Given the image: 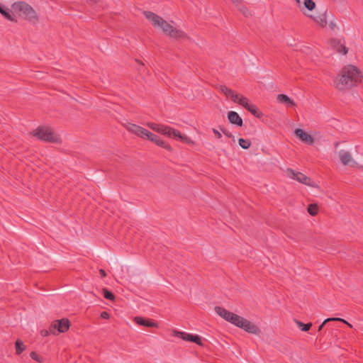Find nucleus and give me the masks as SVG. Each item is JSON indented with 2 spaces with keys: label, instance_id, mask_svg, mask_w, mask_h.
<instances>
[{
  "label": "nucleus",
  "instance_id": "f257e3e1",
  "mask_svg": "<svg viewBox=\"0 0 363 363\" xmlns=\"http://www.w3.org/2000/svg\"><path fill=\"white\" fill-rule=\"evenodd\" d=\"M362 74L359 68L352 65L344 66L334 79L336 89L340 91H346L362 82Z\"/></svg>",
  "mask_w": 363,
  "mask_h": 363
},
{
  "label": "nucleus",
  "instance_id": "f03ea898",
  "mask_svg": "<svg viewBox=\"0 0 363 363\" xmlns=\"http://www.w3.org/2000/svg\"><path fill=\"white\" fill-rule=\"evenodd\" d=\"M216 313L226 321L242 329L245 332L259 336L262 333L260 328L254 322L240 316L235 313H231L220 306L215 308Z\"/></svg>",
  "mask_w": 363,
  "mask_h": 363
},
{
  "label": "nucleus",
  "instance_id": "7ed1b4c3",
  "mask_svg": "<svg viewBox=\"0 0 363 363\" xmlns=\"http://www.w3.org/2000/svg\"><path fill=\"white\" fill-rule=\"evenodd\" d=\"M143 13L153 27L160 29L164 35L177 40L186 38V34L183 30L174 28L167 21L156 13L151 11H144Z\"/></svg>",
  "mask_w": 363,
  "mask_h": 363
},
{
  "label": "nucleus",
  "instance_id": "20e7f679",
  "mask_svg": "<svg viewBox=\"0 0 363 363\" xmlns=\"http://www.w3.org/2000/svg\"><path fill=\"white\" fill-rule=\"evenodd\" d=\"M32 134L39 140L45 142L52 143H62L60 135L48 126H40L34 130Z\"/></svg>",
  "mask_w": 363,
  "mask_h": 363
},
{
  "label": "nucleus",
  "instance_id": "39448f33",
  "mask_svg": "<svg viewBox=\"0 0 363 363\" xmlns=\"http://www.w3.org/2000/svg\"><path fill=\"white\" fill-rule=\"evenodd\" d=\"M13 11L18 13L19 16L31 22L38 21V17L35 10L27 3L24 1H17L12 4Z\"/></svg>",
  "mask_w": 363,
  "mask_h": 363
},
{
  "label": "nucleus",
  "instance_id": "423d86ee",
  "mask_svg": "<svg viewBox=\"0 0 363 363\" xmlns=\"http://www.w3.org/2000/svg\"><path fill=\"white\" fill-rule=\"evenodd\" d=\"M162 135L167 136L169 138H175V139H179L181 141L190 144L194 145V142L186 135H182L178 130H176L170 126L164 125L163 130H162Z\"/></svg>",
  "mask_w": 363,
  "mask_h": 363
},
{
  "label": "nucleus",
  "instance_id": "0eeeda50",
  "mask_svg": "<svg viewBox=\"0 0 363 363\" xmlns=\"http://www.w3.org/2000/svg\"><path fill=\"white\" fill-rule=\"evenodd\" d=\"M70 327V323L67 318H62L60 320H55L52 322L50 326V333L56 335L57 332L58 333H66Z\"/></svg>",
  "mask_w": 363,
  "mask_h": 363
},
{
  "label": "nucleus",
  "instance_id": "6e6552de",
  "mask_svg": "<svg viewBox=\"0 0 363 363\" xmlns=\"http://www.w3.org/2000/svg\"><path fill=\"white\" fill-rule=\"evenodd\" d=\"M287 177L290 179H295L298 182L309 186H315V183L307 176L299 172H295L291 169L286 170Z\"/></svg>",
  "mask_w": 363,
  "mask_h": 363
},
{
  "label": "nucleus",
  "instance_id": "1a4fd4ad",
  "mask_svg": "<svg viewBox=\"0 0 363 363\" xmlns=\"http://www.w3.org/2000/svg\"><path fill=\"white\" fill-rule=\"evenodd\" d=\"M127 130L132 133L135 134L137 136L141 138H148V135H150V132L147 130V129L139 126L135 124L130 123L126 127Z\"/></svg>",
  "mask_w": 363,
  "mask_h": 363
},
{
  "label": "nucleus",
  "instance_id": "9d476101",
  "mask_svg": "<svg viewBox=\"0 0 363 363\" xmlns=\"http://www.w3.org/2000/svg\"><path fill=\"white\" fill-rule=\"evenodd\" d=\"M294 134L301 142L307 145H312L314 143L313 138L302 129H296Z\"/></svg>",
  "mask_w": 363,
  "mask_h": 363
},
{
  "label": "nucleus",
  "instance_id": "9b49d317",
  "mask_svg": "<svg viewBox=\"0 0 363 363\" xmlns=\"http://www.w3.org/2000/svg\"><path fill=\"white\" fill-rule=\"evenodd\" d=\"M147 139L153 142L157 145H158L161 147H163L169 151L172 150V147H171V145L167 143L166 142L162 140L159 136H157L155 134L152 133L151 132H150V135H148Z\"/></svg>",
  "mask_w": 363,
  "mask_h": 363
},
{
  "label": "nucleus",
  "instance_id": "f8f14e48",
  "mask_svg": "<svg viewBox=\"0 0 363 363\" xmlns=\"http://www.w3.org/2000/svg\"><path fill=\"white\" fill-rule=\"evenodd\" d=\"M331 47L337 52L346 55L348 52V48L345 46V43L339 39H333L330 41Z\"/></svg>",
  "mask_w": 363,
  "mask_h": 363
},
{
  "label": "nucleus",
  "instance_id": "ddd939ff",
  "mask_svg": "<svg viewBox=\"0 0 363 363\" xmlns=\"http://www.w3.org/2000/svg\"><path fill=\"white\" fill-rule=\"evenodd\" d=\"M339 157L341 161V162L344 165H351L353 166L356 162L353 160L351 154L345 151L344 150H342L339 152Z\"/></svg>",
  "mask_w": 363,
  "mask_h": 363
},
{
  "label": "nucleus",
  "instance_id": "4468645a",
  "mask_svg": "<svg viewBox=\"0 0 363 363\" xmlns=\"http://www.w3.org/2000/svg\"><path fill=\"white\" fill-rule=\"evenodd\" d=\"M228 119L229 122L233 125L240 127L242 125V119L235 111H229L228 113Z\"/></svg>",
  "mask_w": 363,
  "mask_h": 363
},
{
  "label": "nucleus",
  "instance_id": "2eb2a0df",
  "mask_svg": "<svg viewBox=\"0 0 363 363\" xmlns=\"http://www.w3.org/2000/svg\"><path fill=\"white\" fill-rule=\"evenodd\" d=\"M313 20L318 23L320 26L324 28L328 24V17H327V11H324L323 13H320L318 16H310Z\"/></svg>",
  "mask_w": 363,
  "mask_h": 363
},
{
  "label": "nucleus",
  "instance_id": "dca6fc26",
  "mask_svg": "<svg viewBox=\"0 0 363 363\" xmlns=\"http://www.w3.org/2000/svg\"><path fill=\"white\" fill-rule=\"evenodd\" d=\"M277 99L279 103L284 104L287 106H296L295 101L293 99H291V98H289L286 94H279L277 96Z\"/></svg>",
  "mask_w": 363,
  "mask_h": 363
},
{
  "label": "nucleus",
  "instance_id": "f3484780",
  "mask_svg": "<svg viewBox=\"0 0 363 363\" xmlns=\"http://www.w3.org/2000/svg\"><path fill=\"white\" fill-rule=\"evenodd\" d=\"M184 340L190 341L196 343L199 345H202V342L199 335H191L189 333H184L182 338Z\"/></svg>",
  "mask_w": 363,
  "mask_h": 363
},
{
  "label": "nucleus",
  "instance_id": "a211bd4d",
  "mask_svg": "<svg viewBox=\"0 0 363 363\" xmlns=\"http://www.w3.org/2000/svg\"><path fill=\"white\" fill-rule=\"evenodd\" d=\"M330 321H340V322H342L344 323H345L346 325H347L349 327H352V325L350 323H349L347 321H346L345 320L342 319V318H327L325 319L323 323L319 326L318 328V330H321L323 325L328 323V322H330Z\"/></svg>",
  "mask_w": 363,
  "mask_h": 363
},
{
  "label": "nucleus",
  "instance_id": "6ab92c4d",
  "mask_svg": "<svg viewBox=\"0 0 363 363\" xmlns=\"http://www.w3.org/2000/svg\"><path fill=\"white\" fill-rule=\"evenodd\" d=\"M147 125L152 130L156 131L160 134L162 133V130H163L164 126L163 124H157L152 122L147 123Z\"/></svg>",
  "mask_w": 363,
  "mask_h": 363
},
{
  "label": "nucleus",
  "instance_id": "aec40b11",
  "mask_svg": "<svg viewBox=\"0 0 363 363\" xmlns=\"http://www.w3.org/2000/svg\"><path fill=\"white\" fill-rule=\"evenodd\" d=\"M248 111H250L252 115L257 118H260L262 116V113L259 111L257 106L254 104H250L249 107L247 108Z\"/></svg>",
  "mask_w": 363,
  "mask_h": 363
},
{
  "label": "nucleus",
  "instance_id": "412c9836",
  "mask_svg": "<svg viewBox=\"0 0 363 363\" xmlns=\"http://www.w3.org/2000/svg\"><path fill=\"white\" fill-rule=\"evenodd\" d=\"M0 13L7 20L10 21H16V19L11 15V13L4 9V8L0 5Z\"/></svg>",
  "mask_w": 363,
  "mask_h": 363
},
{
  "label": "nucleus",
  "instance_id": "4be33fe9",
  "mask_svg": "<svg viewBox=\"0 0 363 363\" xmlns=\"http://www.w3.org/2000/svg\"><path fill=\"white\" fill-rule=\"evenodd\" d=\"M16 352L17 354H21L23 351L25 350L26 347L23 345V342L21 340H17L15 343Z\"/></svg>",
  "mask_w": 363,
  "mask_h": 363
},
{
  "label": "nucleus",
  "instance_id": "5701e85b",
  "mask_svg": "<svg viewBox=\"0 0 363 363\" xmlns=\"http://www.w3.org/2000/svg\"><path fill=\"white\" fill-rule=\"evenodd\" d=\"M238 143H239V145L245 149V150H247L248 149L250 145H251V142L250 140H246V139H243V138H240L238 140Z\"/></svg>",
  "mask_w": 363,
  "mask_h": 363
},
{
  "label": "nucleus",
  "instance_id": "b1692460",
  "mask_svg": "<svg viewBox=\"0 0 363 363\" xmlns=\"http://www.w3.org/2000/svg\"><path fill=\"white\" fill-rule=\"evenodd\" d=\"M296 325L303 331H308L312 326L311 323L304 324L299 320L295 321Z\"/></svg>",
  "mask_w": 363,
  "mask_h": 363
},
{
  "label": "nucleus",
  "instance_id": "393cba45",
  "mask_svg": "<svg viewBox=\"0 0 363 363\" xmlns=\"http://www.w3.org/2000/svg\"><path fill=\"white\" fill-rule=\"evenodd\" d=\"M306 210L311 216H315L319 212L318 206H308Z\"/></svg>",
  "mask_w": 363,
  "mask_h": 363
},
{
  "label": "nucleus",
  "instance_id": "a878e982",
  "mask_svg": "<svg viewBox=\"0 0 363 363\" xmlns=\"http://www.w3.org/2000/svg\"><path fill=\"white\" fill-rule=\"evenodd\" d=\"M238 104L240 105H241L242 106H243L244 108H245L246 109L251 104L250 103L249 99L247 98H246L245 96H242V95L241 98L240 99V101H239Z\"/></svg>",
  "mask_w": 363,
  "mask_h": 363
},
{
  "label": "nucleus",
  "instance_id": "bb28decb",
  "mask_svg": "<svg viewBox=\"0 0 363 363\" xmlns=\"http://www.w3.org/2000/svg\"><path fill=\"white\" fill-rule=\"evenodd\" d=\"M30 356L33 360H35L39 363H43L44 361L43 357L42 356L39 355L38 354H37L35 352H31L30 354Z\"/></svg>",
  "mask_w": 363,
  "mask_h": 363
},
{
  "label": "nucleus",
  "instance_id": "cd10ccee",
  "mask_svg": "<svg viewBox=\"0 0 363 363\" xmlns=\"http://www.w3.org/2000/svg\"><path fill=\"white\" fill-rule=\"evenodd\" d=\"M127 273H128L127 279L129 281H136L137 273L135 271L127 269Z\"/></svg>",
  "mask_w": 363,
  "mask_h": 363
},
{
  "label": "nucleus",
  "instance_id": "c85d7f7f",
  "mask_svg": "<svg viewBox=\"0 0 363 363\" xmlns=\"http://www.w3.org/2000/svg\"><path fill=\"white\" fill-rule=\"evenodd\" d=\"M304 6L309 11H312L315 7V4L313 0H304Z\"/></svg>",
  "mask_w": 363,
  "mask_h": 363
},
{
  "label": "nucleus",
  "instance_id": "c756f323",
  "mask_svg": "<svg viewBox=\"0 0 363 363\" xmlns=\"http://www.w3.org/2000/svg\"><path fill=\"white\" fill-rule=\"evenodd\" d=\"M220 89L227 97H230L232 92L233 91V90L228 88L225 86H220Z\"/></svg>",
  "mask_w": 363,
  "mask_h": 363
},
{
  "label": "nucleus",
  "instance_id": "7c9ffc66",
  "mask_svg": "<svg viewBox=\"0 0 363 363\" xmlns=\"http://www.w3.org/2000/svg\"><path fill=\"white\" fill-rule=\"evenodd\" d=\"M103 294L106 298H107L108 300H111V301L114 300V298H115L114 295L108 289H104Z\"/></svg>",
  "mask_w": 363,
  "mask_h": 363
},
{
  "label": "nucleus",
  "instance_id": "2f4dec72",
  "mask_svg": "<svg viewBox=\"0 0 363 363\" xmlns=\"http://www.w3.org/2000/svg\"><path fill=\"white\" fill-rule=\"evenodd\" d=\"M242 95L240 94H238L237 93H235L234 91L232 92L231 95L230 96V98L232 99V101H233L235 103H238L240 101V99L241 98Z\"/></svg>",
  "mask_w": 363,
  "mask_h": 363
},
{
  "label": "nucleus",
  "instance_id": "473e14b6",
  "mask_svg": "<svg viewBox=\"0 0 363 363\" xmlns=\"http://www.w3.org/2000/svg\"><path fill=\"white\" fill-rule=\"evenodd\" d=\"M220 130L223 132V133L228 137L229 138H231L233 142L235 141V136L229 131H228L226 129L220 128Z\"/></svg>",
  "mask_w": 363,
  "mask_h": 363
},
{
  "label": "nucleus",
  "instance_id": "72a5a7b5",
  "mask_svg": "<svg viewBox=\"0 0 363 363\" xmlns=\"http://www.w3.org/2000/svg\"><path fill=\"white\" fill-rule=\"evenodd\" d=\"M146 320H145L144 318H143L141 317H135L134 318V321L136 323L141 325H144V326H145Z\"/></svg>",
  "mask_w": 363,
  "mask_h": 363
},
{
  "label": "nucleus",
  "instance_id": "f704fd0d",
  "mask_svg": "<svg viewBox=\"0 0 363 363\" xmlns=\"http://www.w3.org/2000/svg\"><path fill=\"white\" fill-rule=\"evenodd\" d=\"M145 326L150 327V328H158L157 323H156L154 321L149 320H146Z\"/></svg>",
  "mask_w": 363,
  "mask_h": 363
},
{
  "label": "nucleus",
  "instance_id": "c9c22d12",
  "mask_svg": "<svg viewBox=\"0 0 363 363\" xmlns=\"http://www.w3.org/2000/svg\"><path fill=\"white\" fill-rule=\"evenodd\" d=\"M184 333V332L179 331V330H172V334H173L174 336L180 337L182 339L183 338Z\"/></svg>",
  "mask_w": 363,
  "mask_h": 363
},
{
  "label": "nucleus",
  "instance_id": "e433bc0d",
  "mask_svg": "<svg viewBox=\"0 0 363 363\" xmlns=\"http://www.w3.org/2000/svg\"><path fill=\"white\" fill-rule=\"evenodd\" d=\"M238 8V9L244 14V15H247L248 13V10L246 7L242 6V3L239 5V6H237Z\"/></svg>",
  "mask_w": 363,
  "mask_h": 363
},
{
  "label": "nucleus",
  "instance_id": "4c0bfd02",
  "mask_svg": "<svg viewBox=\"0 0 363 363\" xmlns=\"http://www.w3.org/2000/svg\"><path fill=\"white\" fill-rule=\"evenodd\" d=\"M212 131H213V133H214L215 136H216L218 139L221 138L222 135H221V133H220L218 130H216V129H215V128H213V129H212Z\"/></svg>",
  "mask_w": 363,
  "mask_h": 363
},
{
  "label": "nucleus",
  "instance_id": "58836bf2",
  "mask_svg": "<svg viewBox=\"0 0 363 363\" xmlns=\"http://www.w3.org/2000/svg\"><path fill=\"white\" fill-rule=\"evenodd\" d=\"M235 6H239V5L241 4L242 0H230Z\"/></svg>",
  "mask_w": 363,
  "mask_h": 363
},
{
  "label": "nucleus",
  "instance_id": "ea45409f",
  "mask_svg": "<svg viewBox=\"0 0 363 363\" xmlns=\"http://www.w3.org/2000/svg\"><path fill=\"white\" fill-rule=\"evenodd\" d=\"M101 316L103 318H109V315L106 312H102L101 314Z\"/></svg>",
  "mask_w": 363,
  "mask_h": 363
},
{
  "label": "nucleus",
  "instance_id": "a19ab883",
  "mask_svg": "<svg viewBox=\"0 0 363 363\" xmlns=\"http://www.w3.org/2000/svg\"><path fill=\"white\" fill-rule=\"evenodd\" d=\"M50 333V330H42L41 334L43 336H48Z\"/></svg>",
  "mask_w": 363,
  "mask_h": 363
},
{
  "label": "nucleus",
  "instance_id": "79ce46f5",
  "mask_svg": "<svg viewBox=\"0 0 363 363\" xmlns=\"http://www.w3.org/2000/svg\"><path fill=\"white\" fill-rule=\"evenodd\" d=\"M329 27L331 28V29H334L335 27H336V25L335 23H334L333 22H330L329 23Z\"/></svg>",
  "mask_w": 363,
  "mask_h": 363
},
{
  "label": "nucleus",
  "instance_id": "37998d69",
  "mask_svg": "<svg viewBox=\"0 0 363 363\" xmlns=\"http://www.w3.org/2000/svg\"><path fill=\"white\" fill-rule=\"evenodd\" d=\"M99 273L101 274V277H105L106 274V272L104 269H100L99 270Z\"/></svg>",
  "mask_w": 363,
  "mask_h": 363
},
{
  "label": "nucleus",
  "instance_id": "c03bdc74",
  "mask_svg": "<svg viewBox=\"0 0 363 363\" xmlns=\"http://www.w3.org/2000/svg\"><path fill=\"white\" fill-rule=\"evenodd\" d=\"M86 1L89 4H91V3H96L97 1V0H86Z\"/></svg>",
  "mask_w": 363,
  "mask_h": 363
},
{
  "label": "nucleus",
  "instance_id": "a18cd8bd",
  "mask_svg": "<svg viewBox=\"0 0 363 363\" xmlns=\"http://www.w3.org/2000/svg\"><path fill=\"white\" fill-rule=\"evenodd\" d=\"M120 278L123 279H124L125 277H124V276H123L122 274H121V275H120Z\"/></svg>",
  "mask_w": 363,
  "mask_h": 363
},
{
  "label": "nucleus",
  "instance_id": "49530a36",
  "mask_svg": "<svg viewBox=\"0 0 363 363\" xmlns=\"http://www.w3.org/2000/svg\"><path fill=\"white\" fill-rule=\"evenodd\" d=\"M296 3L300 4L301 0H296Z\"/></svg>",
  "mask_w": 363,
  "mask_h": 363
},
{
  "label": "nucleus",
  "instance_id": "de8ad7c7",
  "mask_svg": "<svg viewBox=\"0 0 363 363\" xmlns=\"http://www.w3.org/2000/svg\"><path fill=\"white\" fill-rule=\"evenodd\" d=\"M123 271H124V268H123V267H122V268H121V272H123Z\"/></svg>",
  "mask_w": 363,
  "mask_h": 363
}]
</instances>
